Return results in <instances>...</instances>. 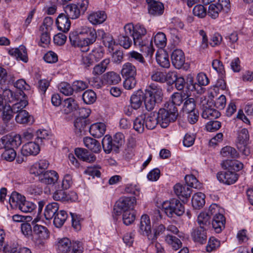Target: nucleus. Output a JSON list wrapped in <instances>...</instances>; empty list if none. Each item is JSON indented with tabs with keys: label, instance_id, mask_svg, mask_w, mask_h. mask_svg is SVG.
I'll list each match as a JSON object with an SVG mask.
<instances>
[{
	"label": "nucleus",
	"instance_id": "obj_31",
	"mask_svg": "<svg viewBox=\"0 0 253 253\" xmlns=\"http://www.w3.org/2000/svg\"><path fill=\"white\" fill-rule=\"evenodd\" d=\"M78 108L76 101L73 98L70 97L65 99L62 103V110L65 114H69L75 111Z\"/></svg>",
	"mask_w": 253,
	"mask_h": 253
},
{
	"label": "nucleus",
	"instance_id": "obj_14",
	"mask_svg": "<svg viewBox=\"0 0 253 253\" xmlns=\"http://www.w3.org/2000/svg\"><path fill=\"white\" fill-rule=\"evenodd\" d=\"M40 151L39 144L37 142H30L22 146L21 153L23 156L30 155L36 156Z\"/></svg>",
	"mask_w": 253,
	"mask_h": 253
},
{
	"label": "nucleus",
	"instance_id": "obj_20",
	"mask_svg": "<svg viewBox=\"0 0 253 253\" xmlns=\"http://www.w3.org/2000/svg\"><path fill=\"white\" fill-rule=\"evenodd\" d=\"M8 53L17 60H22L24 62L28 61L27 50L24 45H20L18 48H12L9 50Z\"/></svg>",
	"mask_w": 253,
	"mask_h": 253
},
{
	"label": "nucleus",
	"instance_id": "obj_2",
	"mask_svg": "<svg viewBox=\"0 0 253 253\" xmlns=\"http://www.w3.org/2000/svg\"><path fill=\"white\" fill-rule=\"evenodd\" d=\"M144 102L146 110H152L156 104L161 102L163 99L162 89L154 84H151L145 90Z\"/></svg>",
	"mask_w": 253,
	"mask_h": 253
},
{
	"label": "nucleus",
	"instance_id": "obj_60",
	"mask_svg": "<svg viewBox=\"0 0 253 253\" xmlns=\"http://www.w3.org/2000/svg\"><path fill=\"white\" fill-rule=\"evenodd\" d=\"M16 156V151L13 148H5L4 152L1 154V157L8 162L13 161L15 159Z\"/></svg>",
	"mask_w": 253,
	"mask_h": 253
},
{
	"label": "nucleus",
	"instance_id": "obj_59",
	"mask_svg": "<svg viewBox=\"0 0 253 253\" xmlns=\"http://www.w3.org/2000/svg\"><path fill=\"white\" fill-rule=\"evenodd\" d=\"M135 215L133 210L126 211L123 213V220L124 223L126 225L131 224L135 220Z\"/></svg>",
	"mask_w": 253,
	"mask_h": 253
},
{
	"label": "nucleus",
	"instance_id": "obj_22",
	"mask_svg": "<svg viewBox=\"0 0 253 253\" xmlns=\"http://www.w3.org/2000/svg\"><path fill=\"white\" fill-rule=\"evenodd\" d=\"M225 218L221 213L213 216L212 226L216 233H220L225 227Z\"/></svg>",
	"mask_w": 253,
	"mask_h": 253
},
{
	"label": "nucleus",
	"instance_id": "obj_13",
	"mask_svg": "<svg viewBox=\"0 0 253 253\" xmlns=\"http://www.w3.org/2000/svg\"><path fill=\"white\" fill-rule=\"evenodd\" d=\"M90 122L88 119H77L74 123L75 132L79 136L85 134L87 130L89 129Z\"/></svg>",
	"mask_w": 253,
	"mask_h": 253
},
{
	"label": "nucleus",
	"instance_id": "obj_36",
	"mask_svg": "<svg viewBox=\"0 0 253 253\" xmlns=\"http://www.w3.org/2000/svg\"><path fill=\"white\" fill-rule=\"evenodd\" d=\"M121 74L123 77H135L136 75V67L130 62H126L123 65Z\"/></svg>",
	"mask_w": 253,
	"mask_h": 253
},
{
	"label": "nucleus",
	"instance_id": "obj_57",
	"mask_svg": "<svg viewBox=\"0 0 253 253\" xmlns=\"http://www.w3.org/2000/svg\"><path fill=\"white\" fill-rule=\"evenodd\" d=\"M104 53L103 48L100 46H98L97 47L92 50L90 54L92 57L95 62L99 61L103 57Z\"/></svg>",
	"mask_w": 253,
	"mask_h": 253
},
{
	"label": "nucleus",
	"instance_id": "obj_28",
	"mask_svg": "<svg viewBox=\"0 0 253 253\" xmlns=\"http://www.w3.org/2000/svg\"><path fill=\"white\" fill-rule=\"evenodd\" d=\"M173 189L174 193L179 198L187 199L191 196V190L186 185L177 183L174 185Z\"/></svg>",
	"mask_w": 253,
	"mask_h": 253
},
{
	"label": "nucleus",
	"instance_id": "obj_56",
	"mask_svg": "<svg viewBox=\"0 0 253 253\" xmlns=\"http://www.w3.org/2000/svg\"><path fill=\"white\" fill-rule=\"evenodd\" d=\"M193 13L198 18H203L207 14V9L202 4H197L194 7Z\"/></svg>",
	"mask_w": 253,
	"mask_h": 253
},
{
	"label": "nucleus",
	"instance_id": "obj_11",
	"mask_svg": "<svg viewBox=\"0 0 253 253\" xmlns=\"http://www.w3.org/2000/svg\"><path fill=\"white\" fill-rule=\"evenodd\" d=\"M171 60L172 65L175 68L178 69L182 68L185 62L184 52L179 49L173 50L171 54Z\"/></svg>",
	"mask_w": 253,
	"mask_h": 253
},
{
	"label": "nucleus",
	"instance_id": "obj_51",
	"mask_svg": "<svg viewBox=\"0 0 253 253\" xmlns=\"http://www.w3.org/2000/svg\"><path fill=\"white\" fill-rule=\"evenodd\" d=\"M144 124L143 115H141L137 117L133 121V128L138 132L142 133L145 126Z\"/></svg>",
	"mask_w": 253,
	"mask_h": 253
},
{
	"label": "nucleus",
	"instance_id": "obj_38",
	"mask_svg": "<svg viewBox=\"0 0 253 253\" xmlns=\"http://www.w3.org/2000/svg\"><path fill=\"white\" fill-rule=\"evenodd\" d=\"M205 195L202 192L195 194L192 199V206L195 209H200L205 204Z\"/></svg>",
	"mask_w": 253,
	"mask_h": 253
},
{
	"label": "nucleus",
	"instance_id": "obj_42",
	"mask_svg": "<svg viewBox=\"0 0 253 253\" xmlns=\"http://www.w3.org/2000/svg\"><path fill=\"white\" fill-rule=\"evenodd\" d=\"M128 60L130 62H136L137 64H141L144 65L146 64V62L143 56L136 51H132L127 54Z\"/></svg>",
	"mask_w": 253,
	"mask_h": 253
},
{
	"label": "nucleus",
	"instance_id": "obj_16",
	"mask_svg": "<svg viewBox=\"0 0 253 253\" xmlns=\"http://www.w3.org/2000/svg\"><path fill=\"white\" fill-rule=\"evenodd\" d=\"M69 19L70 18L64 14H59L56 20L58 29L64 33L68 32L71 27Z\"/></svg>",
	"mask_w": 253,
	"mask_h": 253
},
{
	"label": "nucleus",
	"instance_id": "obj_6",
	"mask_svg": "<svg viewBox=\"0 0 253 253\" xmlns=\"http://www.w3.org/2000/svg\"><path fill=\"white\" fill-rule=\"evenodd\" d=\"M136 204V198L134 197H125L118 201L114 206V212L118 215L126 211L133 210Z\"/></svg>",
	"mask_w": 253,
	"mask_h": 253
},
{
	"label": "nucleus",
	"instance_id": "obj_53",
	"mask_svg": "<svg viewBox=\"0 0 253 253\" xmlns=\"http://www.w3.org/2000/svg\"><path fill=\"white\" fill-rule=\"evenodd\" d=\"M154 41L156 45L160 48L164 47L167 43L166 35L162 32L158 33L155 36Z\"/></svg>",
	"mask_w": 253,
	"mask_h": 253
},
{
	"label": "nucleus",
	"instance_id": "obj_4",
	"mask_svg": "<svg viewBox=\"0 0 253 253\" xmlns=\"http://www.w3.org/2000/svg\"><path fill=\"white\" fill-rule=\"evenodd\" d=\"M162 207L166 214L170 217L175 215L181 216L184 213L185 210L183 204L176 199L164 202Z\"/></svg>",
	"mask_w": 253,
	"mask_h": 253
},
{
	"label": "nucleus",
	"instance_id": "obj_30",
	"mask_svg": "<svg viewBox=\"0 0 253 253\" xmlns=\"http://www.w3.org/2000/svg\"><path fill=\"white\" fill-rule=\"evenodd\" d=\"M5 148H10L15 150L21 144V137L20 135L16 134L13 136H5Z\"/></svg>",
	"mask_w": 253,
	"mask_h": 253
},
{
	"label": "nucleus",
	"instance_id": "obj_17",
	"mask_svg": "<svg viewBox=\"0 0 253 253\" xmlns=\"http://www.w3.org/2000/svg\"><path fill=\"white\" fill-rule=\"evenodd\" d=\"M139 227L140 232L141 234L147 236L148 239L152 238L150 220L147 215H142Z\"/></svg>",
	"mask_w": 253,
	"mask_h": 253
},
{
	"label": "nucleus",
	"instance_id": "obj_34",
	"mask_svg": "<svg viewBox=\"0 0 253 253\" xmlns=\"http://www.w3.org/2000/svg\"><path fill=\"white\" fill-rule=\"evenodd\" d=\"M59 210V205L57 203L53 202L49 203L45 207L44 215L46 220L52 219Z\"/></svg>",
	"mask_w": 253,
	"mask_h": 253
},
{
	"label": "nucleus",
	"instance_id": "obj_18",
	"mask_svg": "<svg viewBox=\"0 0 253 253\" xmlns=\"http://www.w3.org/2000/svg\"><path fill=\"white\" fill-rule=\"evenodd\" d=\"M206 229L200 226L194 228L191 232L193 240L200 244L206 242L207 238Z\"/></svg>",
	"mask_w": 253,
	"mask_h": 253
},
{
	"label": "nucleus",
	"instance_id": "obj_15",
	"mask_svg": "<svg viewBox=\"0 0 253 253\" xmlns=\"http://www.w3.org/2000/svg\"><path fill=\"white\" fill-rule=\"evenodd\" d=\"M58 174L54 170H47L40 175L39 180L45 184L51 185L55 184L58 179Z\"/></svg>",
	"mask_w": 253,
	"mask_h": 253
},
{
	"label": "nucleus",
	"instance_id": "obj_48",
	"mask_svg": "<svg viewBox=\"0 0 253 253\" xmlns=\"http://www.w3.org/2000/svg\"><path fill=\"white\" fill-rule=\"evenodd\" d=\"M129 35H120L118 36V42L119 44L125 49H128L132 45V40L128 37Z\"/></svg>",
	"mask_w": 253,
	"mask_h": 253
},
{
	"label": "nucleus",
	"instance_id": "obj_19",
	"mask_svg": "<svg viewBox=\"0 0 253 253\" xmlns=\"http://www.w3.org/2000/svg\"><path fill=\"white\" fill-rule=\"evenodd\" d=\"M145 96L144 93L141 89L138 90L131 95L130 99V105L134 110H137L141 107Z\"/></svg>",
	"mask_w": 253,
	"mask_h": 253
},
{
	"label": "nucleus",
	"instance_id": "obj_55",
	"mask_svg": "<svg viewBox=\"0 0 253 253\" xmlns=\"http://www.w3.org/2000/svg\"><path fill=\"white\" fill-rule=\"evenodd\" d=\"M58 88L60 91L66 96L72 95L74 91L73 85L71 86L69 84L66 82L61 83Z\"/></svg>",
	"mask_w": 253,
	"mask_h": 253
},
{
	"label": "nucleus",
	"instance_id": "obj_49",
	"mask_svg": "<svg viewBox=\"0 0 253 253\" xmlns=\"http://www.w3.org/2000/svg\"><path fill=\"white\" fill-rule=\"evenodd\" d=\"M36 208L35 205L31 202L26 201L25 198L20 204L18 209L23 212H32Z\"/></svg>",
	"mask_w": 253,
	"mask_h": 253
},
{
	"label": "nucleus",
	"instance_id": "obj_29",
	"mask_svg": "<svg viewBox=\"0 0 253 253\" xmlns=\"http://www.w3.org/2000/svg\"><path fill=\"white\" fill-rule=\"evenodd\" d=\"M143 115V119L145 127L148 129H153L156 127L158 123V118L154 112L149 114H145Z\"/></svg>",
	"mask_w": 253,
	"mask_h": 253
},
{
	"label": "nucleus",
	"instance_id": "obj_43",
	"mask_svg": "<svg viewBox=\"0 0 253 253\" xmlns=\"http://www.w3.org/2000/svg\"><path fill=\"white\" fill-rule=\"evenodd\" d=\"M113 139L110 135H106L102 140V145L104 152L107 153H110L112 151L115 152V147H114Z\"/></svg>",
	"mask_w": 253,
	"mask_h": 253
},
{
	"label": "nucleus",
	"instance_id": "obj_3",
	"mask_svg": "<svg viewBox=\"0 0 253 253\" xmlns=\"http://www.w3.org/2000/svg\"><path fill=\"white\" fill-rule=\"evenodd\" d=\"M167 108L168 109H159L157 115L158 123L163 128L167 127L170 123L175 121L178 115L177 109L173 107L172 104Z\"/></svg>",
	"mask_w": 253,
	"mask_h": 253
},
{
	"label": "nucleus",
	"instance_id": "obj_9",
	"mask_svg": "<svg viewBox=\"0 0 253 253\" xmlns=\"http://www.w3.org/2000/svg\"><path fill=\"white\" fill-rule=\"evenodd\" d=\"M216 177L220 182L227 185L234 184L238 179V174L231 170L218 172Z\"/></svg>",
	"mask_w": 253,
	"mask_h": 253
},
{
	"label": "nucleus",
	"instance_id": "obj_23",
	"mask_svg": "<svg viewBox=\"0 0 253 253\" xmlns=\"http://www.w3.org/2000/svg\"><path fill=\"white\" fill-rule=\"evenodd\" d=\"M85 146L91 151L95 153H99L101 150L100 143L97 140L90 137H85L84 138Z\"/></svg>",
	"mask_w": 253,
	"mask_h": 253
},
{
	"label": "nucleus",
	"instance_id": "obj_24",
	"mask_svg": "<svg viewBox=\"0 0 253 253\" xmlns=\"http://www.w3.org/2000/svg\"><path fill=\"white\" fill-rule=\"evenodd\" d=\"M220 116V112L208 104L203 105L202 117L206 119L212 120L218 118Z\"/></svg>",
	"mask_w": 253,
	"mask_h": 253
},
{
	"label": "nucleus",
	"instance_id": "obj_5",
	"mask_svg": "<svg viewBox=\"0 0 253 253\" xmlns=\"http://www.w3.org/2000/svg\"><path fill=\"white\" fill-rule=\"evenodd\" d=\"M250 136L247 129L242 128L238 131L236 141L238 149L245 156H249L251 153L249 144Z\"/></svg>",
	"mask_w": 253,
	"mask_h": 253
},
{
	"label": "nucleus",
	"instance_id": "obj_39",
	"mask_svg": "<svg viewBox=\"0 0 253 253\" xmlns=\"http://www.w3.org/2000/svg\"><path fill=\"white\" fill-rule=\"evenodd\" d=\"M67 217L68 215L66 211L64 210L58 211L53 217H54L53 220L54 225L58 228L62 227L66 220Z\"/></svg>",
	"mask_w": 253,
	"mask_h": 253
},
{
	"label": "nucleus",
	"instance_id": "obj_54",
	"mask_svg": "<svg viewBox=\"0 0 253 253\" xmlns=\"http://www.w3.org/2000/svg\"><path fill=\"white\" fill-rule=\"evenodd\" d=\"M15 87L20 90L19 94L24 98L25 94L23 91V90H29L30 89V85L27 84L24 79H19L17 80L14 84Z\"/></svg>",
	"mask_w": 253,
	"mask_h": 253
},
{
	"label": "nucleus",
	"instance_id": "obj_7",
	"mask_svg": "<svg viewBox=\"0 0 253 253\" xmlns=\"http://www.w3.org/2000/svg\"><path fill=\"white\" fill-rule=\"evenodd\" d=\"M60 187L59 186V189L56 190L53 193V198L54 200L63 202H72L76 201L78 199L76 193L73 191L67 192L65 191V189L63 188L60 189Z\"/></svg>",
	"mask_w": 253,
	"mask_h": 253
},
{
	"label": "nucleus",
	"instance_id": "obj_1",
	"mask_svg": "<svg viewBox=\"0 0 253 253\" xmlns=\"http://www.w3.org/2000/svg\"><path fill=\"white\" fill-rule=\"evenodd\" d=\"M124 29L127 35L132 36L134 45L139 48L140 51L147 55L153 54L154 49L152 38L146 36L147 30L143 25L140 24L133 25L132 23H128L124 26Z\"/></svg>",
	"mask_w": 253,
	"mask_h": 253
},
{
	"label": "nucleus",
	"instance_id": "obj_26",
	"mask_svg": "<svg viewBox=\"0 0 253 253\" xmlns=\"http://www.w3.org/2000/svg\"><path fill=\"white\" fill-rule=\"evenodd\" d=\"M107 18V15L103 11L93 12L88 16V19L93 25L103 23Z\"/></svg>",
	"mask_w": 253,
	"mask_h": 253
},
{
	"label": "nucleus",
	"instance_id": "obj_27",
	"mask_svg": "<svg viewBox=\"0 0 253 253\" xmlns=\"http://www.w3.org/2000/svg\"><path fill=\"white\" fill-rule=\"evenodd\" d=\"M224 169L228 170L239 171L243 168V164L240 162L234 160H226L223 161L221 164Z\"/></svg>",
	"mask_w": 253,
	"mask_h": 253
},
{
	"label": "nucleus",
	"instance_id": "obj_37",
	"mask_svg": "<svg viewBox=\"0 0 253 253\" xmlns=\"http://www.w3.org/2000/svg\"><path fill=\"white\" fill-rule=\"evenodd\" d=\"M72 246L68 238H63L58 240L56 244L57 250L58 253H67Z\"/></svg>",
	"mask_w": 253,
	"mask_h": 253
},
{
	"label": "nucleus",
	"instance_id": "obj_44",
	"mask_svg": "<svg viewBox=\"0 0 253 253\" xmlns=\"http://www.w3.org/2000/svg\"><path fill=\"white\" fill-rule=\"evenodd\" d=\"M211 215L209 212H201L198 216L197 222L200 227L206 229L210 224Z\"/></svg>",
	"mask_w": 253,
	"mask_h": 253
},
{
	"label": "nucleus",
	"instance_id": "obj_58",
	"mask_svg": "<svg viewBox=\"0 0 253 253\" xmlns=\"http://www.w3.org/2000/svg\"><path fill=\"white\" fill-rule=\"evenodd\" d=\"M185 180L187 184L188 187L190 186L195 189L199 188L201 184L197 178L193 175H187L185 177Z\"/></svg>",
	"mask_w": 253,
	"mask_h": 253
},
{
	"label": "nucleus",
	"instance_id": "obj_52",
	"mask_svg": "<svg viewBox=\"0 0 253 253\" xmlns=\"http://www.w3.org/2000/svg\"><path fill=\"white\" fill-rule=\"evenodd\" d=\"M183 111L184 113H189L194 110H197L196 109V102L193 98H188L185 101L183 107Z\"/></svg>",
	"mask_w": 253,
	"mask_h": 253
},
{
	"label": "nucleus",
	"instance_id": "obj_35",
	"mask_svg": "<svg viewBox=\"0 0 253 253\" xmlns=\"http://www.w3.org/2000/svg\"><path fill=\"white\" fill-rule=\"evenodd\" d=\"M17 114L15 117L17 123L21 124H32L34 122L33 117L30 115L27 111H21Z\"/></svg>",
	"mask_w": 253,
	"mask_h": 253
},
{
	"label": "nucleus",
	"instance_id": "obj_10",
	"mask_svg": "<svg viewBox=\"0 0 253 253\" xmlns=\"http://www.w3.org/2000/svg\"><path fill=\"white\" fill-rule=\"evenodd\" d=\"M148 5V13L153 16H157L163 14L164 11V5L160 1L155 0H146Z\"/></svg>",
	"mask_w": 253,
	"mask_h": 253
},
{
	"label": "nucleus",
	"instance_id": "obj_63",
	"mask_svg": "<svg viewBox=\"0 0 253 253\" xmlns=\"http://www.w3.org/2000/svg\"><path fill=\"white\" fill-rule=\"evenodd\" d=\"M183 99L182 94L179 92H175L171 96V102L168 104V107L172 104L173 107L177 108L175 106H179L183 102Z\"/></svg>",
	"mask_w": 253,
	"mask_h": 253
},
{
	"label": "nucleus",
	"instance_id": "obj_32",
	"mask_svg": "<svg viewBox=\"0 0 253 253\" xmlns=\"http://www.w3.org/2000/svg\"><path fill=\"white\" fill-rule=\"evenodd\" d=\"M121 78L119 74L111 71L104 74L103 76V81L106 84H116L120 83Z\"/></svg>",
	"mask_w": 253,
	"mask_h": 253
},
{
	"label": "nucleus",
	"instance_id": "obj_50",
	"mask_svg": "<svg viewBox=\"0 0 253 253\" xmlns=\"http://www.w3.org/2000/svg\"><path fill=\"white\" fill-rule=\"evenodd\" d=\"M112 139L114 142L115 152L116 153H118L120 147L124 143V135L123 133L118 132L116 133Z\"/></svg>",
	"mask_w": 253,
	"mask_h": 253
},
{
	"label": "nucleus",
	"instance_id": "obj_45",
	"mask_svg": "<svg viewBox=\"0 0 253 253\" xmlns=\"http://www.w3.org/2000/svg\"><path fill=\"white\" fill-rule=\"evenodd\" d=\"M221 154L223 157L228 158H237L239 157L236 150L229 146L223 147L221 150Z\"/></svg>",
	"mask_w": 253,
	"mask_h": 253
},
{
	"label": "nucleus",
	"instance_id": "obj_8",
	"mask_svg": "<svg viewBox=\"0 0 253 253\" xmlns=\"http://www.w3.org/2000/svg\"><path fill=\"white\" fill-rule=\"evenodd\" d=\"M34 234L37 236L35 243L39 246H43L44 241L49 237V232L47 228L42 225L36 224L33 226Z\"/></svg>",
	"mask_w": 253,
	"mask_h": 253
},
{
	"label": "nucleus",
	"instance_id": "obj_46",
	"mask_svg": "<svg viewBox=\"0 0 253 253\" xmlns=\"http://www.w3.org/2000/svg\"><path fill=\"white\" fill-rule=\"evenodd\" d=\"M84 102L86 104H92L96 100V95L91 89L86 90L82 95Z\"/></svg>",
	"mask_w": 253,
	"mask_h": 253
},
{
	"label": "nucleus",
	"instance_id": "obj_64",
	"mask_svg": "<svg viewBox=\"0 0 253 253\" xmlns=\"http://www.w3.org/2000/svg\"><path fill=\"white\" fill-rule=\"evenodd\" d=\"M28 101L25 99H21L20 101L17 103H15L12 105L11 110L14 113H18L21 111H24L23 109L28 105Z\"/></svg>",
	"mask_w": 253,
	"mask_h": 253
},
{
	"label": "nucleus",
	"instance_id": "obj_12",
	"mask_svg": "<svg viewBox=\"0 0 253 253\" xmlns=\"http://www.w3.org/2000/svg\"><path fill=\"white\" fill-rule=\"evenodd\" d=\"M49 163L46 160H41L32 165L30 169V173L39 178L40 175L45 172L48 168Z\"/></svg>",
	"mask_w": 253,
	"mask_h": 253
},
{
	"label": "nucleus",
	"instance_id": "obj_25",
	"mask_svg": "<svg viewBox=\"0 0 253 253\" xmlns=\"http://www.w3.org/2000/svg\"><path fill=\"white\" fill-rule=\"evenodd\" d=\"M65 15L72 19L78 18L81 13L79 6L74 3L69 4L64 7Z\"/></svg>",
	"mask_w": 253,
	"mask_h": 253
},
{
	"label": "nucleus",
	"instance_id": "obj_41",
	"mask_svg": "<svg viewBox=\"0 0 253 253\" xmlns=\"http://www.w3.org/2000/svg\"><path fill=\"white\" fill-rule=\"evenodd\" d=\"M25 197L22 196L17 192H13L9 198V202L12 209L18 208L20 204L22 203V201L24 200Z\"/></svg>",
	"mask_w": 253,
	"mask_h": 253
},
{
	"label": "nucleus",
	"instance_id": "obj_61",
	"mask_svg": "<svg viewBox=\"0 0 253 253\" xmlns=\"http://www.w3.org/2000/svg\"><path fill=\"white\" fill-rule=\"evenodd\" d=\"M221 10L216 3L211 4L209 6L207 14L212 19H216L219 16V13L221 12Z\"/></svg>",
	"mask_w": 253,
	"mask_h": 253
},
{
	"label": "nucleus",
	"instance_id": "obj_40",
	"mask_svg": "<svg viewBox=\"0 0 253 253\" xmlns=\"http://www.w3.org/2000/svg\"><path fill=\"white\" fill-rule=\"evenodd\" d=\"M110 61L109 58H106L100 63L96 65L92 71V74L95 76H98L102 74L107 69Z\"/></svg>",
	"mask_w": 253,
	"mask_h": 253
},
{
	"label": "nucleus",
	"instance_id": "obj_21",
	"mask_svg": "<svg viewBox=\"0 0 253 253\" xmlns=\"http://www.w3.org/2000/svg\"><path fill=\"white\" fill-rule=\"evenodd\" d=\"M105 131L106 126L102 123H95L89 126V133L94 137H102L104 134Z\"/></svg>",
	"mask_w": 253,
	"mask_h": 253
},
{
	"label": "nucleus",
	"instance_id": "obj_62",
	"mask_svg": "<svg viewBox=\"0 0 253 253\" xmlns=\"http://www.w3.org/2000/svg\"><path fill=\"white\" fill-rule=\"evenodd\" d=\"M3 111L2 120L4 124H8L13 118V114L14 113L11 110V107L9 105L6 106Z\"/></svg>",
	"mask_w": 253,
	"mask_h": 253
},
{
	"label": "nucleus",
	"instance_id": "obj_47",
	"mask_svg": "<svg viewBox=\"0 0 253 253\" xmlns=\"http://www.w3.org/2000/svg\"><path fill=\"white\" fill-rule=\"evenodd\" d=\"M79 35H83L85 36L87 34H89L90 36H92V39H90V41L91 42L93 41H96L97 38V35L95 30L92 28L87 27L86 26H83L80 29L78 30V32Z\"/></svg>",
	"mask_w": 253,
	"mask_h": 253
},
{
	"label": "nucleus",
	"instance_id": "obj_33",
	"mask_svg": "<svg viewBox=\"0 0 253 253\" xmlns=\"http://www.w3.org/2000/svg\"><path fill=\"white\" fill-rule=\"evenodd\" d=\"M156 59L157 63L161 67L165 68H169L170 67L169 55L165 51L162 50L157 52Z\"/></svg>",
	"mask_w": 253,
	"mask_h": 253
}]
</instances>
